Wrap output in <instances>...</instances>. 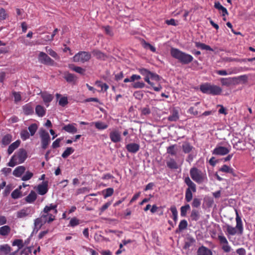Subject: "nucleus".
<instances>
[{
	"mask_svg": "<svg viewBox=\"0 0 255 255\" xmlns=\"http://www.w3.org/2000/svg\"><path fill=\"white\" fill-rule=\"evenodd\" d=\"M57 204H50L46 206L43 209L42 216L35 220V228L39 230L44 224L54 221L57 213Z\"/></svg>",
	"mask_w": 255,
	"mask_h": 255,
	"instance_id": "1",
	"label": "nucleus"
},
{
	"mask_svg": "<svg viewBox=\"0 0 255 255\" xmlns=\"http://www.w3.org/2000/svg\"><path fill=\"white\" fill-rule=\"evenodd\" d=\"M139 73L144 77V81L156 92L161 91L162 78L156 73H152L146 69L141 68L138 70Z\"/></svg>",
	"mask_w": 255,
	"mask_h": 255,
	"instance_id": "2",
	"label": "nucleus"
},
{
	"mask_svg": "<svg viewBox=\"0 0 255 255\" xmlns=\"http://www.w3.org/2000/svg\"><path fill=\"white\" fill-rule=\"evenodd\" d=\"M235 220L236 222L235 227H234L229 224L226 225L224 227V228L225 229V232L228 236H234L236 234L242 235L244 233L243 223L241 217L239 216L237 210H236Z\"/></svg>",
	"mask_w": 255,
	"mask_h": 255,
	"instance_id": "3",
	"label": "nucleus"
},
{
	"mask_svg": "<svg viewBox=\"0 0 255 255\" xmlns=\"http://www.w3.org/2000/svg\"><path fill=\"white\" fill-rule=\"evenodd\" d=\"M170 54L172 57L183 64H187L192 61L193 57L175 48H171Z\"/></svg>",
	"mask_w": 255,
	"mask_h": 255,
	"instance_id": "4",
	"label": "nucleus"
},
{
	"mask_svg": "<svg viewBox=\"0 0 255 255\" xmlns=\"http://www.w3.org/2000/svg\"><path fill=\"white\" fill-rule=\"evenodd\" d=\"M27 157V154L26 151L24 149L20 148L14 153L8 162V165L10 167H14L17 164L24 162Z\"/></svg>",
	"mask_w": 255,
	"mask_h": 255,
	"instance_id": "5",
	"label": "nucleus"
},
{
	"mask_svg": "<svg viewBox=\"0 0 255 255\" xmlns=\"http://www.w3.org/2000/svg\"><path fill=\"white\" fill-rule=\"evenodd\" d=\"M200 91L204 94L212 95H220L222 90L219 86L215 85H211L210 83H206L200 86Z\"/></svg>",
	"mask_w": 255,
	"mask_h": 255,
	"instance_id": "6",
	"label": "nucleus"
},
{
	"mask_svg": "<svg viewBox=\"0 0 255 255\" xmlns=\"http://www.w3.org/2000/svg\"><path fill=\"white\" fill-rule=\"evenodd\" d=\"M191 178L197 183H202L207 181V177L205 172L199 170L196 167H192L190 170Z\"/></svg>",
	"mask_w": 255,
	"mask_h": 255,
	"instance_id": "7",
	"label": "nucleus"
},
{
	"mask_svg": "<svg viewBox=\"0 0 255 255\" xmlns=\"http://www.w3.org/2000/svg\"><path fill=\"white\" fill-rule=\"evenodd\" d=\"M231 150V146L230 144H228L226 146H223L218 144L213 150L212 154L223 156L229 153Z\"/></svg>",
	"mask_w": 255,
	"mask_h": 255,
	"instance_id": "8",
	"label": "nucleus"
},
{
	"mask_svg": "<svg viewBox=\"0 0 255 255\" xmlns=\"http://www.w3.org/2000/svg\"><path fill=\"white\" fill-rule=\"evenodd\" d=\"M249 69L247 67H240V68H234L232 69L229 70L228 71L225 70H217L216 73L219 75L222 76H226L227 75H231L233 74H237L240 72L245 71L249 70Z\"/></svg>",
	"mask_w": 255,
	"mask_h": 255,
	"instance_id": "9",
	"label": "nucleus"
},
{
	"mask_svg": "<svg viewBox=\"0 0 255 255\" xmlns=\"http://www.w3.org/2000/svg\"><path fill=\"white\" fill-rule=\"evenodd\" d=\"M91 58V54L87 52L81 51L73 57V61L76 62L84 63L88 61Z\"/></svg>",
	"mask_w": 255,
	"mask_h": 255,
	"instance_id": "10",
	"label": "nucleus"
},
{
	"mask_svg": "<svg viewBox=\"0 0 255 255\" xmlns=\"http://www.w3.org/2000/svg\"><path fill=\"white\" fill-rule=\"evenodd\" d=\"M34 213L33 208L29 207L22 209L16 213V216L18 218H24L31 216Z\"/></svg>",
	"mask_w": 255,
	"mask_h": 255,
	"instance_id": "11",
	"label": "nucleus"
},
{
	"mask_svg": "<svg viewBox=\"0 0 255 255\" xmlns=\"http://www.w3.org/2000/svg\"><path fill=\"white\" fill-rule=\"evenodd\" d=\"M39 134L41 139L42 147L43 149H46L50 141L49 133L46 130L41 129L40 131Z\"/></svg>",
	"mask_w": 255,
	"mask_h": 255,
	"instance_id": "12",
	"label": "nucleus"
},
{
	"mask_svg": "<svg viewBox=\"0 0 255 255\" xmlns=\"http://www.w3.org/2000/svg\"><path fill=\"white\" fill-rule=\"evenodd\" d=\"M218 239L220 242V244L222 246L223 250L225 253H229L231 250V247L229 246V243L226 238L224 236L223 233H221L218 236Z\"/></svg>",
	"mask_w": 255,
	"mask_h": 255,
	"instance_id": "13",
	"label": "nucleus"
},
{
	"mask_svg": "<svg viewBox=\"0 0 255 255\" xmlns=\"http://www.w3.org/2000/svg\"><path fill=\"white\" fill-rule=\"evenodd\" d=\"M109 137L111 141L114 143L120 142L122 139L121 132L117 128H113L111 130Z\"/></svg>",
	"mask_w": 255,
	"mask_h": 255,
	"instance_id": "14",
	"label": "nucleus"
},
{
	"mask_svg": "<svg viewBox=\"0 0 255 255\" xmlns=\"http://www.w3.org/2000/svg\"><path fill=\"white\" fill-rule=\"evenodd\" d=\"M38 194L44 195L47 193L48 190V181H44L34 187Z\"/></svg>",
	"mask_w": 255,
	"mask_h": 255,
	"instance_id": "15",
	"label": "nucleus"
},
{
	"mask_svg": "<svg viewBox=\"0 0 255 255\" xmlns=\"http://www.w3.org/2000/svg\"><path fill=\"white\" fill-rule=\"evenodd\" d=\"M38 59L41 63L52 65L54 63V61L52 60L46 54L43 52H40Z\"/></svg>",
	"mask_w": 255,
	"mask_h": 255,
	"instance_id": "16",
	"label": "nucleus"
},
{
	"mask_svg": "<svg viewBox=\"0 0 255 255\" xmlns=\"http://www.w3.org/2000/svg\"><path fill=\"white\" fill-rule=\"evenodd\" d=\"M41 97L46 107L49 106V103L53 99L52 95L49 94L46 92L41 93Z\"/></svg>",
	"mask_w": 255,
	"mask_h": 255,
	"instance_id": "17",
	"label": "nucleus"
},
{
	"mask_svg": "<svg viewBox=\"0 0 255 255\" xmlns=\"http://www.w3.org/2000/svg\"><path fill=\"white\" fill-rule=\"evenodd\" d=\"M63 130L72 134L76 133L77 132L76 124L75 123H72L65 125L63 127Z\"/></svg>",
	"mask_w": 255,
	"mask_h": 255,
	"instance_id": "18",
	"label": "nucleus"
},
{
	"mask_svg": "<svg viewBox=\"0 0 255 255\" xmlns=\"http://www.w3.org/2000/svg\"><path fill=\"white\" fill-rule=\"evenodd\" d=\"M184 182L188 186L187 189H189L190 191L195 193L196 191V187L195 184L193 182L189 177H187L184 179Z\"/></svg>",
	"mask_w": 255,
	"mask_h": 255,
	"instance_id": "19",
	"label": "nucleus"
},
{
	"mask_svg": "<svg viewBox=\"0 0 255 255\" xmlns=\"http://www.w3.org/2000/svg\"><path fill=\"white\" fill-rule=\"evenodd\" d=\"M26 168L23 166H17L13 171V175L16 177H21L25 171Z\"/></svg>",
	"mask_w": 255,
	"mask_h": 255,
	"instance_id": "20",
	"label": "nucleus"
},
{
	"mask_svg": "<svg viewBox=\"0 0 255 255\" xmlns=\"http://www.w3.org/2000/svg\"><path fill=\"white\" fill-rule=\"evenodd\" d=\"M214 7L220 11L223 16L228 15V12L227 9L223 5H222L219 2H215L214 4Z\"/></svg>",
	"mask_w": 255,
	"mask_h": 255,
	"instance_id": "21",
	"label": "nucleus"
},
{
	"mask_svg": "<svg viewBox=\"0 0 255 255\" xmlns=\"http://www.w3.org/2000/svg\"><path fill=\"white\" fill-rule=\"evenodd\" d=\"M56 97L57 99H59V105L62 107H65L68 104V98L65 96H62L60 94H56Z\"/></svg>",
	"mask_w": 255,
	"mask_h": 255,
	"instance_id": "22",
	"label": "nucleus"
},
{
	"mask_svg": "<svg viewBox=\"0 0 255 255\" xmlns=\"http://www.w3.org/2000/svg\"><path fill=\"white\" fill-rule=\"evenodd\" d=\"M127 149L131 153L136 152L139 149V145L137 143H129L126 146Z\"/></svg>",
	"mask_w": 255,
	"mask_h": 255,
	"instance_id": "23",
	"label": "nucleus"
},
{
	"mask_svg": "<svg viewBox=\"0 0 255 255\" xmlns=\"http://www.w3.org/2000/svg\"><path fill=\"white\" fill-rule=\"evenodd\" d=\"M198 255H212L211 251L208 248L202 246L199 248L197 251Z\"/></svg>",
	"mask_w": 255,
	"mask_h": 255,
	"instance_id": "24",
	"label": "nucleus"
},
{
	"mask_svg": "<svg viewBox=\"0 0 255 255\" xmlns=\"http://www.w3.org/2000/svg\"><path fill=\"white\" fill-rule=\"evenodd\" d=\"M37 198L36 193L33 191H31L30 193L25 197V201L26 202L28 203H33Z\"/></svg>",
	"mask_w": 255,
	"mask_h": 255,
	"instance_id": "25",
	"label": "nucleus"
},
{
	"mask_svg": "<svg viewBox=\"0 0 255 255\" xmlns=\"http://www.w3.org/2000/svg\"><path fill=\"white\" fill-rule=\"evenodd\" d=\"M20 141L19 140H16V141L11 143L8 147V154H11L13 151L16 149L20 145Z\"/></svg>",
	"mask_w": 255,
	"mask_h": 255,
	"instance_id": "26",
	"label": "nucleus"
},
{
	"mask_svg": "<svg viewBox=\"0 0 255 255\" xmlns=\"http://www.w3.org/2000/svg\"><path fill=\"white\" fill-rule=\"evenodd\" d=\"M10 230V228L8 226H3L0 228V235L3 236H7Z\"/></svg>",
	"mask_w": 255,
	"mask_h": 255,
	"instance_id": "27",
	"label": "nucleus"
},
{
	"mask_svg": "<svg viewBox=\"0 0 255 255\" xmlns=\"http://www.w3.org/2000/svg\"><path fill=\"white\" fill-rule=\"evenodd\" d=\"M92 124L93 125H94L95 127L99 130L105 129L108 127V125L107 124H106L103 122H100V121L95 122V123H92Z\"/></svg>",
	"mask_w": 255,
	"mask_h": 255,
	"instance_id": "28",
	"label": "nucleus"
},
{
	"mask_svg": "<svg viewBox=\"0 0 255 255\" xmlns=\"http://www.w3.org/2000/svg\"><path fill=\"white\" fill-rule=\"evenodd\" d=\"M35 112L38 116L42 117L45 115L46 110L42 106L38 105L36 107Z\"/></svg>",
	"mask_w": 255,
	"mask_h": 255,
	"instance_id": "29",
	"label": "nucleus"
},
{
	"mask_svg": "<svg viewBox=\"0 0 255 255\" xmlns=\"http://www.w3.org/2000/svg\"><path fill=\"white\" fill-rule=\"evenodd\" d=\"M183 151L185 153H189L193 149V146H192L188 142H184L182 145Z\"/></svg>",
	"mask_w": 255,
	"mask_h": 255,
	"instance_id": "30",
	"label": "nucleus"
},
{
	"mask_svg": "<svg viewBox=\"0 0 255 255\" xmlns=\"http://www.w3.org/2000/svg\"><path fill=\"white\" fill-rule=\"evenodd\" d=\"M196 47L200 48L202 50L213 51V49L209 45H207L204 43L196 42L195 43Z\"/></svg>",
	"mask_w": 255,
	"mask_h": 255,
	"instance_id": "31",
	"label": "nucleus"
},
{
	"mask_svg": "<svg viewBox=\"0 0 255 255\" xmlns=\"http://www.w3.org/2000/svg\"><path fill=\"white\" fill-rule=\"evenodd\" d=\"M219 171L225 173H229L234 174V170L233 168L227 165H223L219 169Z\"/></svg>",
	"mask_w": 255,
	"mask_h": 255,
	"instance_id": "32",
	"label": "nucleus"
},
{
	"mask_svg": "<svg viewBox=\"0 0 255 255\" xmlns=\"http://www.w3.org/2000/svg\"><path fill=\"white\" fill-rule=\"evenodd\" d=\"M167 166L170 169H176L178 168V164L174 159H170L166 162Z\"/></svg>",
	"mask_w": 255,
	"mask_h": 255,
	"instance_id": "33",
	"label": "nucleus"
},
{
	"mask_svg": "<svg viewBox=\"0 0 255 255\" xmlns=\"http://www.w3.org/2000/svg\"><path fill=\"white\" fill-rule=\"evenodd\" d=\"M11 251V247L7 244L0 246V252L4 254H9Z\"/></svg>",
	"mask_w": 255,
	"mask_h": 255,
	"instance_id": "34",
	"label": "nucleus"
},
{
	"mask_svg": "<svg viewBox=\"0 0 255 255\" xmlns=\"http://www.w3.org/2000/svg\"><path fill=\"white\" fill-rule=\"evenodd\" d=\"M12 245V246H17L18 247V249L16 251L18 252L19 250L24 247V243L22 240L16 239L13 241Z\"/></svg>",
	"mask_w": 255,
	"mask_h": 255,
	"instance_id": "35",
	"label": "nucleus"
},
{
	"mask_svg": "<svg viewBox=\"0 0 255 255\" xmlns=\"http://www.w3.org/2000/svg\"><path fill=\"white\" fill-rule=\"evenodd\" d=\"M178 149L175 145L170 146L167 148V153L171 155H175Z\"/></svg>",
	"mask_w": 255,
	"mask_h": 255,
	"instance_id": "36",
	"label": "nucleus"
},
{
	"mask_svg": "<svg viewBox=\"0 0 255 255\" xmlns=\"http://www.w3.org/2000/svg\"><path fill=\"white\" fill-rule=\"evenodd\" d=\"M190 209V207L189 204H186L185 206H183L180 208V215L182 217H185L186 216L187 212Z\"/></svg>",
	"mask_w": 255,
	"mask_h": 255,
	"instance_id": "37",
	"label": "nucleus"
},
{
	"mask_svg": "<svg viewBox=\"0 0 255 255\" xmlns=\"http://www.w3.org/2000/svg\"><path fill=\"white\" fill-rule=\"evenodd\" d=\"M170 210L172 214L173 220L175 222H176L178 219V212L176 207L174 206H172L170 207Z\"/></svg>",
	"mask_w": 255,
	"mask_h": 255,
	"instance_id": "38",
	"label": "nucleus"
},
{
	"mask_svg": "<svg viewBox=\"0 0 255 255\" xmlns=\"http://www.w3.org/2000/svg\"><path fill=\"white\" fill-rule=\"evenodd\" d=\"M12 136L10 134H6L4 135L1 140L2 143L6 145H8L11 141Z\"/></svg>",
	"mask_w": 255,
	"mask_h": 255,
	"instance_id": "39",
	"label": "nucleus"
},
{
	"mask_svg": "<svg viewBox=\"0 0 255 255\" xmlns=\"http://www.w3.org/2000/svg\"><path fill=\"white\" fill-rule=\"evenodd\" d=\"M74 151V149L72 147H67L62 153V156L63 158H66L73 153Z\"/></svg>",
	"mask_w": 255,
	"mask_h": 255,
	"instance_id": "40",
	"label": "nucleus"
},
{
	"mask_svg": "<svg viewBox=\"0 0 255 255\" xmlns=\"http://www.w3.org/2000/svg\"><path fill=\"white\" fill-rule=\"evenodd\" d=\"M179 118L178 113L176 111H173L171 115H170L168 119L171 122H175Z\"/></svg>",
	"mask_w": 255,
	"mask_h": 255,
	"instance_id": "41",
	"label": "nucleus"
},
{
	"mask_svg": "<svg viewBox=\"0 0 255 255\" xmlns=\"http://www.w3.org/2000/svg\"><path fill=\"white\" fill-rule=\"evenodd\" d=\"M104 198L111 196L114 193V189L112 188H109L103 191Z\"/></svg>",
	"mask_w": 255,
	"mask_h": 255,
	"instance_id": "42",
	"label": "nucleus"
},
{
	"mask_svg": "<svg viewBox=\"0 0 255 255\" xmlns=\"http://www.w3.org/2000/svg\"><path fill=\"white\" fill-rule=\"evenodd\" d=\"M33 176V173L30 171H27L25 174L22 176L21 179L23 181H27L30 180Z\"/></svg>",
	"mask_w": 255,
	"mask_h": 255,
	"instance_id": "43",
	"label": "nucleus"
},
{
	"mask_svg": "<svg viewBox=\"0 0 255 255\" xmlns=\"http://www.w3.org/2000/svg\"><path fill=\"white\" fill-rule=\"evenodd\" d=\"M80 221L76 217L72 218L70 221L68 226L74 227L80 224Z\"/></svg>",
	"mask_w": 255,
	"mask_h": 255,
	"instance_id": "44",
	"label": "nucleus"
},
{
	"mask_svg": "<svg viewBox=\"0 0 255 255\" xmlns=\"http://www.w3.org/2000/svg\"><path fill=\"white\" fill-rule=\"evenodd\" d=\"M232 80V78H222L220 79V81L222 85L228 86L231 84Z\"/></svg>",
	"mask_w": 255,
	"mask_h": 255,
	"instance_id": "45",
	"label": "nucleus"
},
{
	"mask_svg": "<svg viewBox=\"0 0 255 255\" xmlns=\"http://www.w3.org/2000/svg\"><path fill=\"white\" fill-rule=\"evenodd\" d=\"M38 127L36 124H32L28 127V130L31 135H33L37 129Z\"/></svg>",
	"mask_w": 255,
	"mask_h": 255,
	"instance_id": "46",
	"label": "nucleus"
},
{
	"mask_svg": "<svg viewBox=\"0 0 255 255\" xmlns=\"http://www.w3.org/2000/svg\"><path fill=\"white\" fill-rule=\"evenodd\" d=\"M21 189V186H19L18 189H16L11 193V197L13 199H17L20 196V190Z\"/></svg>",
	"mask_w": 255,
	"mask_h": 255,
	"instance_id": "47",
	"label": "nucleus"
},
{
	"mask_svg": "<svg viewBox=\"0 0 255 255\" xmlns=\"http://www.w3.org/2000/svg\"><path fill=\"white\" fill-rule=\"evenodd\" d=\"M69 68L71 70L76 72L77 73H80V74H84V73L85 72V70L80 67L75 66L74 65H70Z\"/></svg>",
	"mask_w": 255,
	"mask_h": 255,
	"instance_id": "48",
	"label": "nucleus"
},
{
	"mask_svg": "<svg viewBox=\"0 0 255 255\" xmlns=\"http://www.w3.org/2000/svg\"><path fill=\"white\" fill-rule=\"evenodd\" d=\"M192 192L189 190V189H186L185 192V200L187 202H189L191 201L193 198Z\"/></svg>",
	"mask_w": 255,
	"mask_h": 255,
	"instance_id": "49",
	"label": "nucleus"
},
{
	"mask_svg": "<svg viewBox=\"0 0 255 255\" xmlns=\"http://www.w3.org/2000/svg\"><path fill=\"white\" fill-rule=\"evenodd\" d=\"M190 216L192 220L197 221L199 218V212L196 210H193Z\"/></svg>",
	"mask_w": 255,
	"mask_h": 255,
	"instance_id": "50",
	"label": "nucleus"
},
{
	"mask_svg": "<svg viewBox=\"0 0 255 255\" xmlns=\"http://www.w3.org/2000/svg\"><path fill=\"white\" fill-rule=\"evenodd\" d=\"M21 138L23 140H25L29 137V133L27 130H22L20 132Z\"/></svg>",
	"mask_w": 255,
	"mask_h": 255,
	"instance_id": "51",
	"label": "nucleus"
},
{
	"mask_svg": "<svg viewBox=\"0 0 255 255\" xmlns=\"http://www.w3.org/2000/svg\"><path fill=\"white\" fill-rule=\"evenodd\" d=\"M165 23L168 25L177 26L178 25V21L173 18L166 20Z\"/></svg>",
	"mask_w": 255,
	"mask_h": 255,
	"instance_id": "52",
	"label": "nucleus"
},
{
	"mask_svg": "<svg viewBox=\"0 0 255 255\" xmlns=\"http://www.w3.org/2000/svg\"><path fill=\"white\" fill-rule=\"evenodd\" d=\"M187 226V222L185 220H183L180 221L178 226V229L182 231L186 228Z\"/></svg>",
	"mask_w": 255,
	"mask_h": 255,
	"instance_id": "53",
	"label": "nucleus"
},
{
	"mask_svg": "<svg viewBox=\"0 0 255 255\" xmlns=\"http://www.w3.org/2000/svg\"><path fill=\"white\" fill-rule=\"evenodd\" d=\"M47 52L52 57L55 59H57L58 58L57 54L55 52L54 50H53L51 48H48L47 47L46 48Z\"/></svg>",
	"mask_w": 255,
	"mask_h": 255,
	"instance_id": "54",
	"label": "nucleus"
},
{
	"mask_svg": "<svg viewBox=\"0 0 255 255\" xmlns=\"http://www.w3.org/2000/svg\"><path fill=\"white\" fill-rule=\"evenodd\" d=\"M93 53L95 56L99 59H104L105 55L102 52L98 50H95L93 52Z\"/></svg>",
	"mask_w": 255,
	"mask_h": 255,
	"instance_id": "55",
	"label": "nucleus"
},
{
	"mask_svg": "<svg viewBox=\"0 0 255 255\" xmlns=\"http://www.w3.org/2000/svg\"><path fill=\"white\" fill-rule=\"evenodd\" d=\"M143 46L145 48H149L151 51L153 52H155L156 51V49L154 46L145 41L143 42Z\"/></svg>",
	"mask_w": 255,
	"mask_h": 255,
	"instance_id": "56",
	"label": "nucleus"
},
{
	"mask_svg": "<svg viewBox=\"0 0 255 255\" xmlns=\"http://www.w3.org/2000/svg\"><path fill=\"white\" fill-rule=\"evenodd\" d=\"M145 86V84L142 81H138L133 84L132 87L134 88H143Z\"/></svg>",
	"mask_w": 255,
	"mask_h": 255,
	"instance_id": "57",
	"label": "nucleus"
},
{
	"mask_svg": "<svg viewBox=\"0 0 255 255\" xmlns=\"http://www.w3.org/2000/svg\"><path fill=\"white\" fill-rule=\"evenodd\" d=\"M12 95L14 97L15 102L17 103L21 101V95L20 92H13Z\"/></svg>",
	"mask_w": 255,
	"mask_h": 255,
	"instance_id": "58",
	"label": "nucleus"
},
{
	"mask_svg": "<svg viewBox=\"0 0 255 255\" xmlns=\"http://www.w3.org/2000/svg\"><path fill=\"white\" fill-rule=\"evenodd\" d=\"M32 250L31 247H26L24 248L21 252V255H29L31 253Z\"/></svg>",
	"mask_w": 255,
	"mask_h": 255,
	"instance_id": "59",
	"label": "nucleus"
},
{
	"mask_svg": "<svg viewBox=\"0 0 255 255\" xmlns=\"http://www.w3.org/2000/svg\"><path fill=\"white\" fill-rule=\"evenodd\" d=\"M7 16L6 11L3 8L0 9V20H4Z\"/></svg>",
	"mask_w": 255,
	"mask_h": 255,
	"instance_id": "60",
	"label": "nucleus"
},
{
	"mask_svg": "<svg viewBox=\"0 0 255 255\" xmlns=\"http://www.w3.org/2000/svg\"><path fill=\"white\" fill-rule=\"evenodd\" d=\"M23 111L26 115H29L33 112L32 109L30 106L28 105H26L23 107Z\"/></svg>",
	"mask_w": 255,
	"mask_h": 255,
	"instance_id": "61",
	"label": "nucleus"
},
{
	"mask_svg": "<svg viewBox=\"0 0 255 255\" xmlns=\"http://www.w3.org/2000/svg\"><path fill=\"white\" fill-rule=\"evenodd\" d=\"M201 204V200L198 199V198H195L194 199H193V202H192V206L194 207H198L200 206Z\"/></svg>",
	"mask_w": 255,
	"mask_h": 255,
	"instance_id": "62",
	"label": "nucleus"
},
{
	"mask_svg": "<svg viewBox=\"0 0 255 255\" xmlns=\"http://www.w3.org/2000/svg\"><path fill=\"white\" fill-rule=\"evenodd\" d=\"M65 78L66 80H67V81H68V82H73L75 80V77L72 74H70V73L67 74L65 76Z\"/></svg>",
	"mask_w": 255,
	"mask_h": 255,
	"instance_id": "63",
	"label": "nucleus"
},
{
	"mask_svg": "<svg viewBox=\"0 0 255 255\" xmlns=\"http://www.w3.org/2000/svg\"><path fill=\"white\" fill-rule=\"evenodd\" d=\"M103 28L106 32V33L110 36H112L113 33L112 31L111 28L109 26H106L103 27Z\"/></svg>",
	"mask_w": 255,
	"mask_h": 255,
	"instance_id": "64",
	"label": "nucleus"
}]
</instances>
